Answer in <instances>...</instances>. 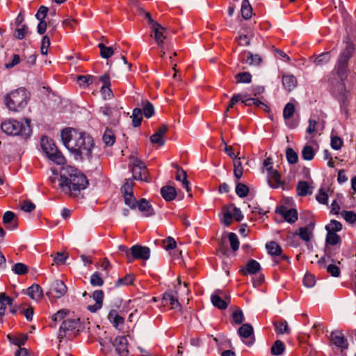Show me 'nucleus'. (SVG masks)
<instances>
[{
  "label": "nucleus",
  "instance_id": "nucleus-1",
  "mask_svg": "<svg viewBox=\"0 0 356 356\" xmlns=\"http://www.w3.org/2000/svg\"><path fill=\"white\" fill-rule=\"evenodd\" d=\"M61 139L76 160L92 159L96 146L93 138L89 134L66 128L61 131Z\"/></svg>",
  "mask_w": 356,
  "mask_h": 356
},
{
  "label": "nucleus",
  "instance_id": "nucleus-2",
  "mask_svg": "<svg viewBox=\"0 0 356 356\" xmlns=\"http://www.w3.org/2000/svg\"><path fill=\"white\" fill-rule=\"evenodd\" d=\"M88 184L86 176L77 168L71 165L62 168L58 186L64 193L75 195L77 192L85 189Z\"/></svg>",
  "mask_w": 356,
  "mask_h": 356
},
{
  "label": "nucleus",
  "instance_id": "nucleus-3",
  "mask_svg": "<svg viewBox=\"0 0 356 356\" xmlns=\"http://www.w3.org/2000/svg\"><path fill=\"white\" fill-rule=\"evenodd\" d=\"M134 185V183L133 180L126 179L124 184L120 188V192L125 204L133 210L138 208L142 215L145 217L153 216L154 214V211L149 202L144 198H141L139 201H137L134 197L133 189Z\"/></svg>",
  "mask_w": 356,
  "mask_h": 356
},
{
  "label": "nucleus",
  "instance_id": "nucleus-4",
  "mask_svg": "<svg viewBox=\"0 0 356 356\" xmlns=\"http://www.w3.org/2000/svg\"><path fill=\"white\" fill-rule=\"evenodd\" d=\"M1 129L8 135L19 136L24 139H27L32 134L31 120L28 118L23 121L8 119L1 123Z\"/></svg>",
  "mask_w": 356,
  "mask_h": 356
},
{
  "label": "nucleus",
  "instance_id": "nucleus-5",
  "mask_svg": "<svg viewBox=\"0 0 356 356\" xmlns=\"http://www.w3.org/2000/svg\"><path fill=\"white\" fill-rule=\"evenodd\" d=\"M29 97V92L25 88L21 87L6 94L3 102L10 111L19 112L26 107Z\"/></svg>",
  "mask_w": 356,
  "mask_h": 356
},
{
  "label": "nucleus",
  "instance_id": "nucleus-6",
  "mask_svg": "<svg viewBox=\"0 0 356 356\" xmlns=\"http://www.w3.org/2000/svg\"><path fill=\"white\" fill-rule=\"evenodd\" d=\"M41 147L47 157L57 165H63L65 158L56 146L54 140L47 136L41 138Z\"/></svg>",
  "mask_w": 356,
  "mask_h": 356
},
{
  "label": "nucleus",
  "instance_id": "nucleus-7",
  "mask_svg": "<svg viewBox=\"0 0 356 356\" xmlns=\"http://www.w3.org/2000/svg\"><path fill=\"white\" fill-rule=\"evenodd\" d=\"M81 327L79 318H67L60 326L58 338L61 341L63 338L72 339L79 331Z\"/></svg>",
  "mask_w": 356,
  "mask_h": 356
},
{
  "label": "nucleus",
  "instance_id": "nucleus-8",
  "mask_svg": "<svg viewBox=\"0 0 356 356\" xmlns=\"http://www.w3.org/2000/svg\"><path fill=\"white\" fill-rule=\"evenodd\" d=\"M67 288L65 283L60 280H54L50 285L47 296L50 299H58L65 295Z\"/></svg>",
  "mask_w": 356,
  "mask_h": 356
},
{
  "label": "nucleus",
  "instance_id": "nucleus-9",
  "mask_svg": "<svg viewBox=\"0 0 356 356\" xmlns=\"http://www.w3.org/2000/svg\"><path fill=\"white\" fill-rule=\"evenodd\" d=\"M132 173L135 179L147 181V169L144 162L136 157L131 158Z\"/></svg>",
  "mask_w": 356,
  "mask_h": 356
},
{
  "label": "nucleus",
  "instance_id": "nucleus-10",
  "mask_svg": "<svg viewBox=\"0 0 356 356\" xmlns=\"http://www.w3.org/2000/svg\"><path fill=\"white\" fill-rule=\"evenodd\" d=\"M129 263H132L136 259L146 261L150 257V249L145 246L134 245L131 248Z\"/></svg>",
  "mask_w": 356,
  "mask_h": 356
},
{
  "label": "nucleus",
  "instance_id": "nucleus-11",
  "mask_svg": "<svg viewBox=\"0 0 356 356\" xmlns=\"http://www.w3.org/2000/svg\"><path fill=\"white\" fill-rule=\"evenodd\" d=\"M238 334L243 342L250 346L254 341L253 327L250 324H243L238 330Z\"/></svg>",
  "mask_w": 356,
  "mask_h": 356
},
{
  "label": "nucleus",
  "instance_id": "nucleus-12",
  "mask_svg": "<svg viewBox=\"0 0 356 356\" xmlns=\"http://www.w3.org/2000/svg\"><path fill=\"white\" fill-rule=\"evenodd\" d=\"M275 213L280 214L289 223H294L298 220V212L295 209H289L286 206L281 205L276 208Z\"/></svg>",
  "mask_w": 356,
  "mask_h": 356
},
{
  "label": "nucleus",
  "instance_id": "nucleus-13",
  "mask_svg": "<svg viewBox=\"0 0 356 356\" xmlns=\"http://www.w3.org/2000/svg\"><path fill=\"white\" fill-rule=\"evenodd\" d=\"M295 113V106L293 104L289 102L287 103L283 109V118L286 122V124L290 129H295L298 125V120H291V118L293 117Z\"/></svg>",
  "mask_w": 356,
  "mask_h": 356
},
{
  "label": "nucleus",
  "instance_id": "nucleus-14",
  "mask_svg": "<svg viewBox=\"0 0 356 356\" xmlns=\"http://www.w3.org/2000/svg\"><path fill=\"white\" fill-rule=\"evenodd\" d=\"M254 98H248L247 95L244 94H234L231 98L229 104L226 108V113L234 108V105L241 102L245 106H253Z\"/></svg>",
  "mask_w": 356,
  "mask_h": 356
},
{
  "label": "nucleus",
  "instance_id": "nucleus-15",
  "mask_svg": "<svg viewBox=\"0 0 356 356\" xmlns=\"http://www.w3.org/2000/svg\"><path fill=\"white\" fill-rule=\"evenodd\" d=\"M330 341L335 346L342 350L348 348V342L343 334L339 330H334L331 332Z\"/></svg>",
  "mask_w": 356,
  "mask_h": 356
},
{
  "label": "nucleus",
  "instance_id": "nucleus-16",
  "mask_svg": "<svg viewBox=\"0 0 356 356\" xmlns=\"http://www.w3.org/2000/svg\"><path fill=\"white\" fill-rule=\"evenodd\" d=\"M152 36L154 38L157 44L162 47L164 40L166 38L165 29L159 23H154L151 26Z\"/></svg>",
  "mask_w": 356,
  "mask_h": 356
},
{
  "label": "nucleus",
  "instance_id": "nucleus-17",
  "mask_svg": "<svg viewBox=\"0 0 356 356\" xmlns=\"http://www.w3.org/2000/svg\"><path fill=\"white\" fill-rule=\"evenodd\" d=\"M113 345L115 348L116 352L120 356H127L128 354V340L126 337L118 336L117 337L113 342Z\"/></svg>",
  "mask_w": 356,
  "mask_h": 356
},
{
  "label": "nucleus",
  "instance_id": "nucleus-18",
  "mask_svg": "<svg viewBox=\"0 0 356 356\" xmlns=\"http://www.w3.org/2000/svg\"><path fill=\"white\" fill-rule=\"evenodd\" d=\"M239 60L250 65H257L261 62V58L259 54H253L250 51H244L240 54Z\"/></svg>",
  "mask_w": 356,
  "mask_h": 356
},
{
  "label": "nucleus",
  "instance_id": "nucleus-19",
  "mask_svg": "<svg viewBox=\"0 0 356 356\" xmlns=\"http://www.w3.org/2000/svg\"><path fill=\"white\" fill-rule=\"evenodd\" d=\"M211 300L214 307L220 309H225L230 303V297L224 293L222 296L216 293L211 296Z\"/></svg>",
  "mask_w": 356,
  "mask_h": 356
},
{
  "label": "nucleus",
  "instance_id": "nucleus-20",
  "mask_svg": "<svg viewBox=\"0 0 356 356\" xmlns=\"http://www.w3.org/2000/svg\"><path fill=\"white\" fill-rule=\"evenodd\" d=\"M266 248L269 254L275 257H280L281 260H288V257L282 254V249L275 241H270L267 243Z\"/></svg>",
  "mask_w": 356,
  "mask_h": 356
},
{
  "label": "nucleus",
  "instance_id": "nucleus-21",
  "mask_svg": "<svg viewBox=\"0 0 356 356\" xmlns=\"http://www.w3.org/2000/svg\"><path fill=\"white\" fill-rule=\"evenodd\" d=\"M168 131V127L165 124L161 126L157 131L151 136L150 140L153 144L163 146L165 144L164 136Z\"/></svg>",
  "mask_w": 356,
  "mask_h": 356
},
{
  "label": "nucleus",
  "instance_id": "nucleus-22",
  "mask_svg": "<svg viewBox=\"0 0 356 356\" xmlns=\"http://www.w3.org/2000/svg\"><path fill=\"white\" fill-rule=\"evenodd\" d=\"M261 270V266L258 261L254 259H250L248 261L245 266L240 270V273L246 275L248 274H256Z\"/></svg>",
  "mask_w": 356,
  "mask_h": 356
},
{
  "label": "nucleus",
  "instance_id": "nucleus-23",
  "mask_svg": "<svg viewBox=\"0 0 356 356\" xmlns=\"http://www.w3.org/2000/svg\"><path fill=\"white\" fill-rule=\"evenodd\" d=\"M3 222L6 229L13 230L17 227V220L15 214L12 211H6L3 216Z\"/></svg>",
  "mask_w": 356,
  "mask_h": 356
},
{
  "label": "nucleus",
  "instance_id": "nucleus-24",
  "mask_svg": "<svg viewBox=\"0 0 356 356\" xmlns=\"http://www.w3.org/2000/svg\"><path fill=\"white\" fill-rule=\"evenodd\" d=\"M162 302L164 306H169L171 309H176L180 306L177 297L172 291L163 294Z\"/></svg>",
  "mask_w": 356,
  "mask_h": 356
},
{
  "label": "nucleus",
  "instance_id": "nucleus-25",
  "mask_svg": "<svg viewBox=\"0 0 356 356\" xmlns=\"http://www.w3.org/2000/svg\"><path fill=\"white\" fill-rule=\"evenodd\" d=\"M349 59L339 56L337 64V72L339 77L343 80L347 77L348 63Z\"/></svg>",
  "mask_w": 356,
  "mask_h": 356
},
{
  "label": "nucleus",
  "instance_id": "nucleus-26",
  "mask_svg": "<svg viewBox=\"0 0 356 356\" xmlns=\"http://www.w3.org/2000/svg\"><path fill=\"white\" fill-rule=\"evenodd\" d=\"M232 209H234V204L225 205L222 208V212L223 215L222 222L225 226H229L232 222V220L234 218V211Z\"/></svg>",
  "mask_w": 356,
  "mask_h": 356
},
{
  "label": "nucleus",
  "instance_id": "nucleus-27",
  "mask_svg": "<svg viewBox=\"0 0 356 356\" xmlns=\"http://www.w3.org/2000/svg\"><path fill=\"white\" fill-rule=\"evenodd\" d=\"M268 181L270 187L279 188L282 184L280 173L276 170H271L268 173Z\"/></svg>",
  "mask_w": 356,
  "mask_h": 356
},
{
  "label": "nucleus",
  "instance_id": "nucleus-28",
  "mask_svg": "<svg viewBox=\"0 0 356 356\" xmlns=\"http://www.w3.org/2000/svg\"><path fill=\"white\" fill-rule=\"evenodd\" d=\"M282 82L284 88L289 92L293 90L297 85L296 78L291 74H284L282 76Z\"/></svg>",
  "mask_w": 356,
  "mask_h": 356
},
{
  "label": "nucleus",
  "instance_id": "nucleus-29",
  "mask_svg": "<svg viewBox=\"0 0 356 356\" xmlns=\"http://www.w3.org/2000/svg\"><path fill=\"white\" fill-rule=\"evenodd\" d=\"M161 194L163 198L166 201H172L177 196L175 188L170 186H163L161 189Z\"/></svg>",
  "mask_w": 356,
  "mask_h": 356
},
{
  "label": "nucleus",
  "instance_id": "nucleus-30",
  "mask_svg": "<svg viewBox=\"0 0 356 356\" xmlns=\"http://www.w3.org/2000/svg\"><path fill=\"white\" fill-rule=\"evenodd\" d=\"M27 294L35 300H40L42 298V290L40 285L33 284L27 289Z\"/></svg>",
  "mask_w": 356,
  "mask_h": 356
},
{
  "label": "nucleus",
  "instance_id": "nucleus-31",
  "mask_svg": "<svg viewBox=\"0 0 356 356\" xmlns=\"http://www.w3.org/2000/svg\"><path fill=\"white\" fill-rule=\"evenodd\" d=\"M108 318L116 328H119V327L124 325V318L120 316L118 312L115 309H113L109 312Z\"/></svg>",
  "mask_w": 356,
  "mask_h": 356
},
{
  "label": "nucleus",
  "instance_id": "nucleus-32",
  "mask_svg": "<svg viewBox=\"0 0 356 356\" xmlns=\"http://www.w3.org/2000/svg\"><path fill=\"white\" fill-rule=\"evenodd\" d=\"M13 299L7 296L5 293H0V316L2 317L5 314L7 305H12Z\"/></svg>",
  "mask_w": 356,
  "mask_h": 356
},
{
  "label": "nucleus",
  "instance_id": "nucleus-33",
  "mask_svg": "<svg viewBox=\"0 0 356 356\" xmlns=\"http://www.w3.org/2000/svg\"><path fill=\"white\" fill-rule=\"evenodd\" d=\"M275 330L277 334H289L290 329L288 325V323L285 320H280L274 322Z\"/></svg>",
  "mask_w": 356,
  "mask_h": 356
},
{
  "label": "nucleus",
  "instance_id": "nucleus-34",
  "mask_svg": "<svg viewBox=\"0 0 356 356\" xmlns=\"http://www.w3.org/2000/svg\"><path fill=\"white\" fill-rule=\"evenodd\" d=\"M175 178L177 181L181 182L183 188H184L187 192L191 191L189 181L187 179V175L184 170L182 169H178Z\"/></svg>",
  "mask_w": 356,
  "mask_h": 356
},
{
  "label": "nucleus",
  "instance_id": "nucleus-35",
  "mask_svg": "<svg viewBox=\"0 0 356 356\" xmlns=\"http://www.w3.org/2000/svg\"><path fill=\"white\" fill-rule=\"evenodd\" d=\"M297 193L300 196H306L312 193L311 188L308 182L305 181H300L296 187Z\"/></svg>",
  "mask_w": 356,
  "mask_h": 356
},
{
  "label": "nucleus",
  "instance_id": "nucleus-36",
  "mask_svg": "<svg viewBox=\"0 0 356 356\" xmlns=\"http://www.w3.org/2000/svg\"><path fill=\"white\" fill-rule=\"evenodd\" d=\"M285 350V346L284 343L280 340H277L273 344L270 352L273 355L279 356L282 355Z\"/></svg>",
  "mask_w": 356,
  "mask_h": 356
},
{
  "label": "nucleus",
  "instance_id": "nucleus-37",
  "mask_svg": "<svg viewBox=\"0 0 356 356\" xmlns=\"http://www.w3.org/2000/svg\"><path fill=\"white\" fill-rule=\"evenodd\" d=\"M134 281V275L133 274H127L124 277L118 279L115 286L119 287L121 286L130 285L133 284Z\"/></svg>",
  "mask_w": 356,
  "mask_h": 356
},
{
  "label": "nucleus",
  "instance_id": "nucleus-38",
  "mask_svg": "<svg viewBox=\"0 0 356 356\" xmlns=\"http://www.w3.org/2000/svg\"><path fill=\"white\" fill-rule=\"evenodd\" d=\"M296 234L299 235L302 240L309 241L312 236V232L309 227H300L296 231Z\"/></svg>",
  "mask_w": 356,
  "mask_h": 356
},
{
  "label": "nucleus",
  "instance_id": "nucleus-39",
  "mask_svg": "<svg viewBox=\"0 0 356 356\" xmlns=\"http://www.w3.org/2000/svg\"><path fill=\"white\" fill-rule=\"evenodd\" d=\"M237 83H250L252 81V75L247 72L238 73L235 75Z\"/></svg>",
  "mask_w": 356,
  "mask_h": 356
},
{
  "label": "nucleus",
  "instance_id": "nucleus-40",
  "mask_svg": "<svg viewBox=\"0 0 356 356\" xmlns=\"http://www.w3.org/2000/svg\"><path fill=\"white\" fill-rule=\"evenodd\" d=\"M234 161V174L235 177L238 179L243 175V166L242 163L241 161V158L238 157L233 160Z\"/></svg>",
  "mask_w": 356,
  "mask_h": 356
},
{
  "label": "nucleus",
  "instance_id": "nucleus-41",
  "mask_svg": "<svg viewBox=\"0 0 356 356\" xmlns=\"http://www.w3.org/2000/svg\"><path fill=\"white\" fill-rule=\"evenodd\" d=\"M132 124L134 127H137L140 125L142 122V111L139 108H136L133 111L132 113Z\"/></svg>",
  "mask_w": 356,
  "mask_h": 356
},
{
  "label": "nucleus",
  "instance_id": "nucleus-42",
  "mask_svg": "<svg viewBox=\"0 0 356 356\" xmlns=\"http://www.w3.org/2000/svg\"><path fill=\"white\" fill-rule=\"evenodd\" d=\"M354 51H355L354 44L351 41L348 40L346 42V47L345 49L341 53L339 56L347 58V59H350V57L352 56Z\"/></svg>",
  "mask_w": 356,
  "mask_h": 356
},
{
  "label": "nucleus",
  "instance_id": "nucleus-43",
  "mask_svg": "<svg viewBox=\"0 0 356 356\" xmlns=\"http://www.w3.org/2000/svg\"><path fill=\"white\" fill-rule=\"evenodd\" d=\"M315 152L310 145H305L302 150V157L304 160L311 161L314 159Z\"/></svg>",
  "mask_w": 356,
  "mask_h": 356
},
{
  "label": "nucleus",
  "instance_id": "nucleus-44",
  "mask_svg": "<svg viewBox=\"0 0 356 356\" xmlns=\"http://www.w3.org/2000/svg\"><path fill=\"white\" fill-rule=\"evenodd\" d=\"M325 241L327 244H330L331 245H335L340 243L341 238L337 234L334 233V232H330L329 230L326 236Z\"/></svg>",
  "mask_w": 356,
  "mask_h": 356
},
{
  "label": "nucleus",
  "instance_id": "nucleus-45",
  "mask_svg": "<svg viewBox=\"0 0 356 356\" xmlns=\"http://www.w3.org/2000/svg\"><path fill=\"white\" fill-rule=\"evenodd\" d=\"M252 8L249 4L248 0H243L241 6V15L245 19H250L252 16Z\"/></svg>",
  "mask_w": 356,
  "mask_h": 356
},
{
  "label": "nucleus",
  "instance_id": "nucleus-46",
  "mask_svg": "<svg viewBox=\"0 0 356 356\" xmlns=\"http://www.w3.org/2000/svg\"><path fill=\"white\" fill-rule=\"evenodd\" d=\"M8 338L12 343L15 344L19 348H21V346H23L28 339L27 336L25 334H21L15 337H11L8 335Z\"/></svg>",
  "mask_w": 356,
  "mask_h": 356
},
{
  "label": "nucleus",
  "instance_id": "nucleus-47",
  "mask_svg": "<svg viewBox=\"0 0 356 356\" xmlns=\"http://www.w3.org/2000/svg\"><path fill=\"white\" fill-rule=\"evenodd\" d=\"M98 47L100 49V55L104 58H109L114 54V51L111 47H106L103 43H99Z\"/></svg>",
  "mask_w": 356,
  "mask_h": 356
},
{
  "label": "nucleus",
  "instance_id": "nucleus-48",
  "mask_svg": "<svg viewBox=\"0 0 356 356\" xmlns=\"http://www.w3.org/2000/svg\"><path fill=\"white\" fill-rule=\"evenodd\" d=\"M102 139L104 143L108 146L113 145L115 141V137L110 130H106L104 132Z\"/></svg>",
  "mask_w": 356,
  "mask_h": 356
},
{
  "label": "nucleus",
  "instance_id": "nucleus-49",
  "mask_svg": "<svg viewBox=\"0 0 356 356\" xmlns=\"http://www.w3.org/2000/svg\"><path fill=\"white\" fill-rule=\"evenodd\" d=\"M286 156L288 162L291 164H295L298 162V154L292 148L286 149Z\"/></svg>",
  "mask_w": 356,
  "mask_h": 356
},
{
  "label": "nucleus",
  "instance_id": "nucleus-50",
  "mask_svg": "<svg viewBox=\"0 0 356 356\" xmlns=\"http://www.w3.org/2000/svg\"><path fill=\"white\" fill-rule=\"evenodd\" d=\"M249 193L248 187L242 183H238L236 186V193L240 197H245Z\"/></svg>",
  "mask_w": 356,
  "mask_h": 356
},
{
  "label": "nucleus",
  "instance_id": "nucleus-51",
  "mask_svg": "<svg viewBox=\"0 0 356 356\" xmlns=\"http://www.w3.org/2000/svg\"><path fill=\"white\" fill-rule=\"evenodd\" d=\"M12 270L17 275H25L28 272V267L23 263H17L13 266Z\"/></svg>",
  "mask_w": 356,
  "mask_h": 356
},
{
  "label": "nucleus",
  "instance_id": "nucleus-52",
  "mask_svg": "<svg viewBox=\"0 0 356 356\" xmlns=\"http://www.w3.org/2000/svg\"><path fill=\"white\" fill-rule=\"evenodd\" d=\"M90 284L93 286H101L104 284V280L99 272H95L90 277Z\"/></svg>",
  "mask_w": 356,
  "mask_h": 356
},
{
  "label": "nucleus",
  "instance_id": "nucleus-53",
  "mask_svg": "<svg viewBox=\"0 0 356 356\" xmlns=\"http://www.w3.org/2000/svg\"><path fill=\"white\" fill-rule=\"evenodd\" d=\"M230 245L233 251H236L239 248V241L237 235L235 233H229L228 235Z\"/></svg>",
  "mask_w": 356,
  "mask_h": 356
},
{
  "label": "nucleus",
  "instance_id": "nucleus-54",
  "mask_svg": "<svg viewBox=\"0 0 356 356\" xmlns=\"http://www.w3.org/2000/svg\"><path fill=\"white\" fill-rule=\"evenodd\" d=\"M341 216L344 220L350 224L354 223L356 221V213L351 211H343L341 213Z\"/></svg>",
  "mask_w": 356,
  "mask_h": 356
},
{
  "label": "nucleus",
  "instance_id": "nucleus-55",
  "mask_svg": "<svg viewBox=\"0 0 356 356\" xmlns=\"http://www.w3.org/2000/svg\"><path fill=\"white\" fill-rule=\"evenodd\" d=\"M325 228L327 232L330 230V232H334L336 233L337 232L341 230L342 225L337 220H332L327 225H326Z\"/></svg>",
  "mask_w": 356,
  "mask_h": 356
},
{
  "label": "nucleus",
  "instance_id": "nucleus-56",
  "mask_svg": "<svg viewBox=\"0 0 356 356\" xmlns=\"http://www.w3.org/2000/svg\"><path fill=\"white\" fill-rule=\"evenodd\" d=\"M303 284L307 287H312L316 284L315 276L312 273H307L303 278Z\"/></svg>",
  "mask_w": 356,
  "mask_h": 356
},
{
  "label": "nucleus",
  "instance_id": "nucleus-57",
  "mask_svg": "<svg viewBox=\"0 0 356 356\" xmlns=\"http://www.w3.org/2000/svg\"><path fill=\"white\" fill-rule=\"evenodd\" d=\"M53 257V255H51ZM68 257V254L65 252H57L55 256H54V261L57 265H62L65 264L66 259Z\"/></svg>",
  "mask_w": 356,
  "mask_h": 356
},
{
  "label": "nucleus",
  "instance_id": "nucleus-58",
  "mask_svg": "<svg viewBox=\"0 0 356 356\" xmlns=\"http://www.w3.org/2000/svg\"><path fill=\"white\" fill-rule=\"evenodd\" d=\"M154 113V108L149 102H146L145 104L143 106V114L145 118H149Z\"/></svg>",
  "mask_w": 356,
  "mask_h": 356
},
{
  "label": "nucleus",
  "instance_id": "nucleus-59",
  "mask_svg": "<svg viewBox=\"0 0 356 356\" xmlns=\"http://www.w3.org/2000/svg\"><path fill=\"white\" fill-rule=\"evenodd\" d=\"M330 60V52H325L320 54L316 59L315 63L317 65H321L327 63Z\"/></svg>",
  "mask_w": 356,
  "mask_h": 356
},
{
  "label": "nucleus",
  "instance_id": "nucleus-60",
  "mask_svg": "<svg viewBox=\"0 0 356 356\" xmlns=\"http://www.w3.org/2000/svg\"><path fill=\"white\" fill-rule=\"evenodd\" d=\"M50 45V39L48 35H44L42 38L41 42V54L43 55H47L48 53V48Z\"/></svg>",
  "mask_w": 356,
  "mask_h": 356
},
{
  "label": "nucleus",
  "instance_id": "nucleus-61",
  "mask_svg": "<svg viewBox=\"0 0 356 356\" xmlns=\"http://www.w3.org/2000/svg\"><path fill=\"white\" fill-rule=\"evenodd\" d=\"M78 82L80 86L86 87L92 83L90 76L80 75L78 76Z\"/></svg>",
  "mask_w": 356,
  "mask_h": 356
},
{
  "label": "nucleus",
  "instance_id": "nucleus-62",
  "mask_svg": "<svg viewBox=\"0 0 356 356\" xmlns=\"http://www.w3.org/2000/svg\"><path fill=\"white\" fill-rule=\"evenodd\" d=\"M317 201L323 204H327L328 195L324 189L321 188L316 195Z\"/></svg>",
  "mask_w": 356,
  "mask_h": 356
},
{
  "label": "nucleus",
  "instance_id": "nucleus-63",
  "mask_svg": "<svg viewBox=\"0 0 356 356\" xmlns=\"http://www.w3.org/2000/svg\"><path fill=\"white\" fill-rule=\"evenodd\" d=\"M331 147L332 149L339 150L341 148L343 145V140L339 136H332L331 138Z\"/></svg>",
  "mask_w": 356,
  "mask_h": 356
},
{
  "label": "nucleus",
  "instance_id": "nucleus-64",
  "mask_svg": "<svg viewBox=\"0 0 356 356\" xmlns=\"http://www.w3.org/2000/svg\"><path fill=\"white\" fill-rule=\"evenodd\" d=\"M28 33V26L22 25L20 28H18L15 31V37L19 40H22L25 38Z\"/></svg>",
  "mask_w": 356,
  "mask_h": 356
}]
</instances>
